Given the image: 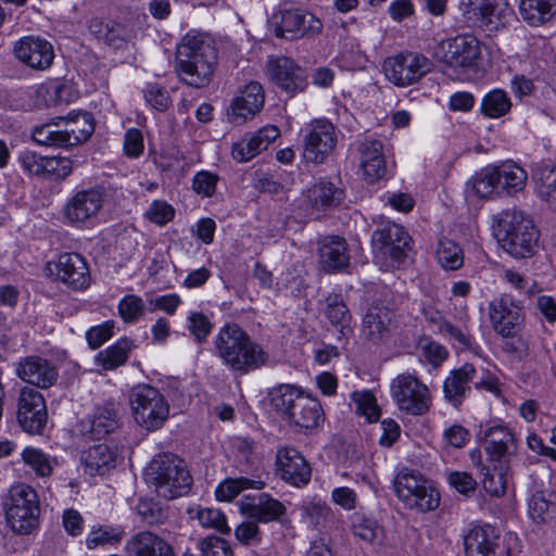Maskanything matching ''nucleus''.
Segmentation results:
<instances>
[{
    "instance_id": "nucleus-1",
    "label": "nucleus",
    "mask_w": 556,
    "mask_h": 556,
    "mask_svg": "<svg viewBox=\"0 0 556 556\" xmlns=\"http://www.w3.org/2000/svg\"><path fill=\"white\" fill-rule=\"evenodd\" d=\"M176 70L189 86L202 88L213 76L217 50L213 40L198 33H188L176 48Z\"/></svg>"
},
{
    "instance_id": "nucleus-2",
    "label": "nucleus",
    "mask_w": 556,
    "mask_h": 556,
    "mask_svg": "<svg viewBox=\"0 0 556 556\" xmlns=\"http://www.w3.org/2000/svg\"><path fill=\"white\" fill-rule=\"evenodd\" d=\"M217 355L232 370L247 374L267 362L263 348L237 324L222 327L214 341Z\"/></svg>"
},
{
    "instance_id": "nucleus-3",
    "label": "nucleus",
    "mask_w": 556,
    "mask_h": 556,
    "mask_svg": "<svg viewBox=\"0 0 556 556\" xmlns=\"http://www.w3.org/2000/svg\"><path fill=\"white\" fill-rule=\"evenodd\" d=\"M270 404L290 426L299 430L316 428L323 420L317 399L293 384H279L269 392Z\"/></svg>"
},
{
    "instance_id": "nucleus-4",
    "label": "nucleus",
    "mask_w": 556,
    "mask_h": 556,
    "mask_svg": "<svg viewBox=\"0 0 556 556\" xmlns=\"http://www.w3.org/2000/svg\"><path fill=\"white\" fill-rule=\"evenodd\" d=\"M496 237L511 256L526 258L535 253L539 231L533 220L522 211L507 208L498 215Z\"/></svg>"
},
{
    "instance_id": "nucleus-5",
    "label": "nucleus",
    "mask_w": 556,
    "mask_h": 556,
    "mask_svg": "<svg viewBox=\"0 0 556 556\" xmlns=\"http://www.w3.org/2000/svg\"><path fill=\"white\" fill-rule=\"evenodd\" d=\"M146 479L154 486L159 496L174 500L188 494L192 477L185 462L173 454L156 455L146 470Z\"/></svg>"
},
{
    "instance_id": "nucleus-6",
    "label": "nucleus",
    "mask_w": 556,
    "mask_h": 556,
    "mask_svg": "<svg viewBox=\"0 0 556 556\" xmlns=\"http://www.w3.org/2000/svg\"><path fill=\"white\" fill-rule=\"evenodd\" d=\"M5 518L11 529L27 534L38 526L40 504L37 492L29 485H13L3 502Z\"/></svg>"
},
{
    "instance_id": "nucleus-7",
    "label": "nucleus",
    "mask_w": 556,
    "mask_h": 556,
    "mask_svg": "<svg viewBox=\"0 0 556 556\" xmlns=\"http://www.w3.org/2000/svg\"><path fill=\"white\" fill-rule=\"evenodd\" d=\"M129 403L135 421L149 431L160 429L169 416V405L163 394L148 384L135 387Z\"/></svg>"
},
{
    "instance_id": "nucleus-8",
    "label": "nucleus",
    "mask_w": 556,
    "mask_h": 556,
    "mask_svg": "<svg viewBox=\"0 0 556 556\" xmlns=\"http://www.w3.org/2000/svg\"><path fill=\"white\" fill-rule=\"evenodd\" d=\"M394 491L407 508L420 513L434 510L440 504V494L419 472L404 469L394 480Z\"/></svg>"
},
{
    "instance_id": "nucleus-9",
    "label": "nucleus",
    "mask_w": 556,
    "mask_h": 556,
    "mask_svg": "<svg viewBox=\"0 0 556 556\" xmlns=\"http://www.w3.org/2000/svg\"><path fill=\"white\" fill-rule=\"evenodd\" d=\"M459 10L468 25L488 33L506 27L514 18L505 0H460Z\"/></svg>"
},
{
    "instance_id": "nucleus-10",
    "label": "nucleus",
    "mask_w": 556,
    "mask_h": 556,
    "mask_svg": "<svg viewBox=\"0 0 556 556\" xmlns=\"http://www.w3.org/2000/svg\"><path fill=\"white\" fill-rule=\"evenodd\" d=\"M480 43L473 36H456L440 41L433 51L434 58L457 73L477 67Z\"/></svg>"
},
{
    "instance_id": "nucleus-11",
    "label": "nucleus",
    "mask_w": 556,
    "mask_h": 556,
    "mask_svg": "<svg viewBox=\"0 0 556 556\" xmlns=\"http://www.w3.org/2000/svg\"><path fill=\"white\" fill-rule=\"evenodd\" d=\"M383 73L397 87H407L419 81L432 68V62L424 54L405 51L384 60Z\"/></svg>"
},
{
    "instance_id": "nucleus-12",
    "label": "nucleus",
    "mask_w": 556,
    "mask_h": 556,
    "mask_svg": "<svg viewBox=\"0 0 556 556\" xmlns=\"http://www.w3.org/2000/svg\"><path fill=\"white\" fill-rule=\"evenodd\" d=\"M377 257L390 261V266L399 267L410 251L412 238L399 224L387 223L378 227L371 236Z\"/></svg>"
},
{
    "instance_id": "nucleus-13",
    "label": "nucleus",
    "mask_w": 556,
    "mask_h": 556,
    "mask_svg": "<svg viewBox=\"0 0 556 556\" xmlns=\"http://www.w3.org/2000/svg\"><path fill=\"white\" fill-rule=\"evenodd\" d=\"M391 393L397 407L407 414L420 416L430 408L429 389L409 374H401L392 380Z\"/></svg>"
},
{
    "instance_id": "nucleus-14",
    "label": "nucleus",
    "mask_w": 556,
    "mask_h": 556,
    "mask_svg": "<svg viewBox=\"0 0 556 556\" xmlns=\"http://www.w3.org/2000/svg\"><path fill=\"white\" fill-rule=\"evenodd\" d=\"M269 25L277 37L288 40L317 34L323 28L321 22L312 13L295 8H280L273 13Z\"/></svg>"
},
{
    "instance_id": "nucleus-15",
    "label": "nucleus",
    "mask_w": 556,
    "mask_h": 556,
    "mask_svg": "<svg viewBox=\"0 0 556 556\" xmlns=\"http://www.w3.org/2000/svg\"><path fill=\"white\" fill-rule=\"evenodd\" d=\"M45 273L73 290H85L91 281L87 261L78 253L60 254L56 261L47 263Z\"/></svg>"
},
{
    "instance_id": "nucleus-16",
    "label": "nucleus",
    "mask_w": 556,
    "mask_h": 556,
    "mask_svg": "<svg viewBox=\"0 0 556 556\" xmlns=\"http://www.w3.org/2000/svg\"><path fill=\"white\" fill-rule=\"evenodd\" d=\"M465 556H511L510 546L500 531L490 526H475L463 536Z\"/></svg>"
},
{
    "instance_id": "nucleus-17",
    "label": "nucleus",
    "mask_w": 556,
    "mask_h": 556,
    "mask_svg": "<svg viewBox=\"0 0 556 556\" xmlns=\"http://www.w3.org/2000/svg\"><path fill=\"white\" fill-rule=\"evenodd\" d=\"M489 317L493 330L501 337L518 334L525 321L520 302L506 293L489 303Z\"/></svg>"
},
{
    "instance_id": "nucleus-18",
    "label": "nucleus",
    "mask_w": 556,
    "mask_h": 556,
    "mask_svg": "<svg viewBox=\"0 0 556 556\" xmlns=\"http://www.w3.org/2000/svg\"><path fill=\"white\" fill-rule=\"evenodd\" d=\"M337 140L336 127L331 122L325 118L313 121L304 137V159L313 164L324 163L333 152Z\"/></svg>"
},
{
    "instance_id": "nucleus-19",
    "label": "nucleus",
    "mask_w": 556,
    "mask_h": 556,
    "mask_svg": "<svg viewBox=\"0 0 556 556\" xmlns=\"http://www.w3.org/2000/svg\"><path fill=\"white\" fill-rule=\"evenodd\" d=\"M16 418L22 429L28 433L39 434L48 421L45 397L34 388L24 387L17 397Z\"/></svg>"
},
{
    "instance_id": "nucleus-20",
    "label": "nucleus",
    "mask_w": 556,
    "mask_h": 556,
    "mask_svg": "<svg viewBox=\"0 0 556 556\" xmlns=\"http://www.w3.org/2000/svg\"><path fill=\"white\" fill-rule=\"evenodd\" d=\"M276 475L285 482L302 488L309 482L312 470L296 448L282 446L276 453Z\"/></svg>"
},
{
    "instance_id": "nucleus-21",
    "label": "nucleus",
    "mask_w": 556,
    "mask_h": 556,
    "mask_svg": "<svg viewBox=\"0 0 556 556\" xmlns=\"http://www.w3.org/2000/svg\"><path fill=\"white\" fill-rule=\"evenodd\" d=\"M394 316V312L384 305H370L363 317V338L374 344L389 340L395 329Z\"/></svg>"
},
{
    "instance_id": "nucleus-22",
    "label": "nucleus",
    "mask_w": 556,
    "mask_h": 556,
    "mask_svg": "<svg viewBox=\"0 0 556 556\" xmlns=\"http://www.w3.org/2000/svg\"><path fill=\"white\" fill-rule=\"evenodd\" d=\"M489 459L496 464H508L510 456L516 451V442L513 432L504 426H491L481 429L478 434Z\"/></svg>"
},
{
    "instance_id": "nucleus-23",
    "label": "nucleus",
    "mask_w": 556,
    "mask_h": 556,
    "mask_svg": "<svg viewBox=\"0 0 556 556\" xmlns=\"http://www.w3.org/2000/svg\"><path fill=\"white\" fill-rule=\"evenodd\" d=\"M267 71L270 79L290 94L304 90L307 85L305 72L287 56L269 58Z\"/></svg>"
},
{
    "instance_id": "nucleus-24",
    "label": "nucleus",
    "mask_w": 556,
    "mask_h": 556,
    "mask_svg": "<svg viewBox=\"0 0 556 556\" xmlns=\"http://www.w3.org/2000/svg\"><path fill=\"white\" fill-rule=\"evenodd\" d=\"M239 506L242 515L261 523L279 521L287 511L285 504L267 493L243 496Z\"/></svg>"
},
{
    "instance_id": "nucleus-25",
    "label": "nucleus",
    "mask_w": 556,
    "mask_h": 556,
    "mask_svg": "<svg viewBox=\"0 0 556 556\" xmlns=\"http://www.w3.org/2000/svg\"><path fill=\"white\" fill-rule=\"evenodd\" d=\"M264 89L257 81H250L236 97L228 110V118L232 124L241 125L253 117L263 108Z\"/></svg>"
},
{
    "instance_id": "nucleus-26",
    "label": "nucleus",
    "mask_w": 556,
    "mask_h": 556,
    "mask_svg": "<svg viewBox=\"0 0 556 556\" xmlns=\"http://www.w3.org/2000/svg\"><path fill=\"white\" fill-rule=\"evenodd\" d=\"M104 202V192L100 188H89L76 192L64 208L71 223H83L96 216Z\"/></svg>"
},
{
    "instance_id": "nucleus-27",
    "label": "nucleus",
    "mask_w": 556,
    "mask_h": 556,
    "mask_svg": "<svg viewBox=\"0 0 556 556\" xmlns=\"http://www.w3.org/2000/svg\"><path fill=\"white\" fill-rule=\"evenodd\" d=\"M16 58L36 70H46L50 67L54 59L52 45L46 39L39 37H24L16 42L14 47Z\"/></svg>"
},
{
    "instance_id": "nucleus-28",
    "label": "nucleus",
    "mask_w": 556,
    "mask_h": 556,
    "mask_svg": "<svg viewBox=\"0 0 556 556\" xmlns=\"http://www.w3.org/2000/svg\"><path fill=\"white\" fill-rule=\"evenodd\" d=\"M15 372L23 381L40 389L50 388L59 378L55 366L48 359L38 356H28L21 359Z\"/></svg>"
},
{
    "instance_id": "nucleus-29",
    "label": "nucleus",
    "mask_w": 556,
    "mask_h": 556,
    "mask_svg": "<svg viewBox=\"0 0 556 556\" xmlns=\"http://www.w3.org/2000/svg\"><path fill=\"white\" fill-rule=\"evenodd\" d=\"M280 130L278 127L268 125L255 132L245 135L241 140L232 146V157L238 162H248L254 156L265 151L278 137Z\"/></svg>"
},
{
    "instance_id": "nucleus-30",
    "label": "nucleus",
    "mask_w": 556,
    "mask_h": 556,
    "mask_svg": "<svg viewBox=\"0 0 556 556\" xmlns=\"http://www.w3.org/2000/svg\"><path fill=\"white\" fill-rule=\"evenodd\" d=\"M90 33L114 49H122L132 42L137 37L135 25L131 23L122 24L114 21L104 22L92 18L89 23Z\"/></svg>"
},
{
    "instance_id": "nucleus-31",
    "label": "nucleus",
    "mask_w": 556,
    "mask_h": 556,
    "mask_svg": "<svg viewBox=\"0 0 556 556\" xmlns=\"http://www.w3.org/2000/svg\"><path fill=\"white\" fill-rule=\"evenodd\" d=\"M83 432L91 439L100 440L114 432L119 419L114 403L106 402L96 406L92 414L81 422Z\"/></svg>"
},
{
    "instance_id": "nucleus-32",
    "label": "nucleus",
    "mask_w": 556,
    "mask_h": 556,
    "mask_svg": "<svg viewBox=\"0 0 556 556\" xmlns=\"http://www.w3.org/2000/svg\"><path fill=\"white\" fill-rule=\"evenodd\" d=\"M477 370L470 363L453 369L443 383L444 397L455 407L463 404L470 392V382L475 380Z\"/></svg>"
},
{
    "instance_id": "nucleus-33",
    "label": "nucleus",
    "mask_w": 556,
    "mask_h": 556,
    "mask_svg": "<svg viewBox=\"0 0 556 556\" xmlns=\"http://www.w3.org/2000/svg\"><path fill=\"white\" fill-rule=\"evenodd\" d=\"M361 168L367 182L372 184L382 178L387 172L382 142L375 139L364 140L358 148Z\"/></svg>"
},
{
    "instance_id": "nucleus-34",
    "label": "nucleus",
    "mask_w": 556,
    "mask_h": 556,
    "mask_svg": "<svg viewBox=\"0 0 556 556\" xmlns=\"http://www.w3.org/2000/svg\"><path fill=\"white\" fill-rule=\"evenodd\" d=\"M319 263L325 271H338L350 263L346 242L338 236H327L319 241Z\"/></svg>"
},
{
    "instance_id": "nucleus-35",
    "label": "nucleus",
    "mask_w": 556,
    "mask_h": 556,
    "mask_svg": "<svg viewBox=\"0 0 556 556\" xmlns=\"http://www.w3.org/2000/svg\"><path fill=\"white\" fill-rule=\"evenodd\" d=\"M127 556H175L173 546L150 531L135 534L126 545Z\"/></svg>"
},
{
    "instance_id": "nucleus-36",
    "label": "nucleus",
    "mask_w": 556,
    "mask_h": 556,
    "mask_svg": "<svg viewBox=\"0 0 556 556\" xmlns=\"http://www.w3.org/2000/svg\"><path fill=\"white\" fill-rule=\"evenodd\" d=\"M532 177L539 198L556 210V165L540 163L534 167Z\"/></svg>"
},
{
    "instance_id": "nucleus-37",
    "label": "nucleus",
    "mask_w": 556,
    "mask_h": 556,
    "mask_svg": "<svg viewBox=\"0 0 556 556\" xmlns=\"http://www.w3.org/2000/svg\"><path fill=\"white\" fill-rule=\"evenodd\" d=\"M519 11L526 23L540 26L556 14V0H520Z\"/></svg>"
},
{
    "instance_id": "nucleus-38",
    "label": "nucleus",
    "mask_w": 556,
    "mask_h": 556,
    "mask_svg": "<svg viewBox=\"0 0 556 556\" xmlns=\"http://www.w3.org/2000/svg\"><path fill=\"white\" fill-rule=\"evenodd\" d=\"M62 119L67 122L65 131L70 135V147L86 142L94 131V118L90 112H71Z\"/></svg>"
},
{
    "instance_id": "nucleus-39",
    "label": "nucleus",
    "mask_w": 556,
    "mask_h": 556,
    "mask_svg": "<svg viewBox=\"0 0 556 556\" xmlns=\"http://www.w3.org/2000/svg\"><path fill=\"white\" fill-rule=\"evenodd\" d=\"M115 460V453L110 446L102 443L89 447L83 457L86 472L91 476L105 473V471L114 467Z\"/></svg>"
},
{
    "instance_id": "nucleus-40",
    "label": "nucleus",
    "mask_w": 556,
    "mask_h": 556,
    "mask_svg": "<svg viewBox=\"0 0 556 556\" xmlns=\"http://www.w3.org/2000/svg\"><path fill=\"white\" fill-rule=\"evenodd\" d=\"M482 485L492 496H503L510 479L508 464L493 463V468L484 467Z\"/></svg>"
},
{
    "instance_id": "nucleus-41",
    "label": "nucleus",
    "mask_w": 556,
    "mask_h": 556,
    "mask_svg": "<svg viewBox=\"0 0 556 556\" xmlns=\"http://www.w3.org/2000/svg\"><path fill=\"white\" fill-rule=\"evenodd\" d=\"M131 346L132 342L129 339H119L114 345L99 352L96 363L104 370H113L126 363Z\"/></svg>"
},
{
    "instance_id": "nucleus-42",
    "label": "nucleus",
    "mask_w": 556,
    "mask_h": 556,
    "mask_svg": "<svg viewBox=\"0 0 556 556\" xmlns=\"http://www.w3.org/2000/svg\"><path fill=\"white\" fill-rule=\"evenodd\" d=\"M498 176L501 190L509 195L522 191L528 179L527 172L515 163L498 167Z\"/></svg>"
},
{
    "instance_id": "nucleus-43",
    "label": "nucleus",
    "mask_w": 556,
    "mask_h": 556,
    "mask_svg": "<svg viewBox=\"0 0 556 556\" xmlns=\"http://www.w3.org/2000/svg\"><path fill=\"white\" fill-rule=\"evenodd\" d=\"M264 485L265 483L261 480H253L245 477L227 478L219 483L215 495L218 501L230 502L243 490H262Z\"/></svg>"
},
{
    "instance_id": "nucleus-44",
    "label": "nucleus",
    "mask_w": 556,
    "mask_h": 556,
    "mask_svg": "<svg viewBox=\"0 0 556 556\" xmlns=\"http://www.w3.org/2000/svg\"><path fill=\"white\" fill-rule=\"evenodd\" d=\"M33 140L46 147L67 148L70 147V135L64 130L56 129V124H42L33 129Z\"/></svg>"
},
{
    "instance_id": "nucleus-45",
    "label": "nucleus",
    "mask_w": 556,
    "mask_h": 556,
    "mask_svg": "<svg viewBox=\"0 0 556 556\" xmlns=\"http://www.w3.org/2000/svg\"><path fill=\"white\" fill-rule=\"evenodd\" d=\"M511 108V101L507 92L494 89L488 92L481 101V113L490 118H498L506 115Z\"/></svg>"
},
{
    "instance_id": "nucleus-46",
    "label": "nucleus",
    "mask_w": 556,
    "mask_h": 556,
    "mask_svg": "<svg viewBox=\"0 0 556 556\" xmlns=\"http://www.w3.org/2000/svg\"><path fill=\"white\" fill-rule=\"evenodd\" d=\"M472 188L480 198H489L501 190L497 166H488L473 177Z\"/></svg>"
},
{
    "instance_id": "nucleus-47",
    "label": "nucleus",
    "mask_w": 556,
    "mask_h": 556,
    "mask_svg": "<svg viewBox=\"0 0 556 556\" xmlns=\"http://www.w3.org/2000/svg\"><path fill=\"white\" fill-rule=\"evenodd\" d=\"M353 534L364 542L375 543L381 534V527L377 520L363 513H354L351 516Z\"/></svg>"
},
{
    "instance_id": "nucleus-48",
    "label": "nucleus",
    "mask_w": 556,
    "mask_h": 556,
    "mask_svg": "<svg viewBox=\"0 0 556 556\" xmlns=\"http://www.w3.org/2000/svg\"><path fill=\"white\" fill-rule=\"evenodd\" d=\"M326 316L332 325L339 327L341 331L350 326L352 319L351 313L343 299L339 294H330L327 298Z\"/></svg>"
},
{
    "instance_id": "nucleus-49",
    "label": "nucleus",
    "mask_w": 556,
    "mask_h": 556,
    "mask_svg": "<svg viewBox=\"0 0 556 556\" xmlns=\"http://www.w3.org/2000/svg\"><path fill=\"white\" fill-rule=\"evenodd\" d=\"M437 257L441 266L450 270L458 269L464 262L462 249L451 240L440 241Z\"/></svg>"
},
{
    "instance_id": "nucleus-50",
    "label": "nucleus",
    "mask_w": 556,
    "mask_h": 556,
    "mask_svg": "<svg viewBox=\"0 0 556 556\" xmlns=\"http://www.w3.org/2000/svg\"><path fill=\"white\" fill-rule=\"evenodd\" d=\"M352 400L355 403L356 414L364 416L368 422H375L379 419L380 408L370 391L353 392Z\"/></svg>"
},
{
    "instance_id": "nucleus-51",
    "label": "nucleus",
    "mask_w": 556,
    "mask_h": 556,
    "mask_svg": "<svg viewBox=\"0 0 556 556\" xmlns=\"http://www.w3.org/2000/svg\"><path fill=\"white\" fill-rule=\"evenodd\" d=\"M343 191L332 182L321 181L313 189V201L321 207L336 206L341 203Z\"/></svg>"
},
{
    "instance_id": "nucleus-52",
    "label": "nucleus",
    "mask_w": 556,
    "mask_h": 556,
    "mask_svg": "<svg viewBox=\"0 0 556 556\" xmlns=\"http://www.w3.org/2000/svg\"><path fill=\"white\" fill-rule=\"evenodd\" d=\"M439 333L456 343L462 350H471L473 346V338L466 324L456 325L446 320Z\"/></svg>"
},
{
    "instance_id": "nucleus-53",
    "label": "nucleus",
    "mask_w": 556,
    "mask_h": 556,
    "mask_svg": "<svg viewBox=\"0 0 556 556\" xmlns=\"http://www.w3.org/2000/svg\"><path fill=\"white\" fill-rule=\"evenodd\" d=\"M144 311L143 300L136 294H127L118 303V314L127 324L137 321Z\"/></svg>"
},
{
    "instance_id": "nucleus-54",
    "label": "nucleus",
    "mask_w": 556,
    "mask_h": 556,
    "mask_svg": "<svg viewBox=\"0 0 556 556\" xmlns=\"http://www.w3.org/2000/svg\"><path fill=\"white\" fill-rule=\"evenodd\" d=\"M23 460L40 477L51 475L53 465L48 455L34 447H27L22 454Z\"/></svg>"
},
{
    "instance_id": "nucleus-55",
    "label": "nucleus",
    "mask_w": 556,
    "mask_h": 556,
    "mask_svg": "<svg viewBox=\"0 0 556 556\" xmlns=\"http://www.w3.org/2000/svg\"><path fill=\"white\" fill-rule=\"evenodd\" d=\"M73 170L72 161L61 156H45V174L42 178L62 180L71 175Z\"/></svg>"
},
{
    "instance_id": "nucleus-56",
    "label": "nucleus",
    "mask_w": 556,
    "mask_h": 556,
    "mask_svg": "<svg viewBox=\"0 0 556 556\" xmlns=\"http://www.w3.org/2000/svg\"><path fill=\"white\" fill-rule=\"evenodd\" d=\"M197 518L200 525L204 528L215 529L223 534H228L230 532L225 515L218 509H200Z\"/></svg>"
},
{
    "instance_id": "nucleus-57",
    "label": "nucleus",
    "mask_w": 556,
    "mask_h": 556,
    "mask_svg": "<svg viewBox=\"0 0 556 556\" xmlns=\"http://www.w3.org/2000/svg\"><path fill=\"white\" fill-rule=\"evenodd\" d=\"M121 531H117L112 527H99L97 529H92L88 534L86 544L88 548H94L98 545L117 543L121 541Z\"/></svg>"
},
{
    "instance_id": "nucleus-58",
    "label": "nucleus",
    "mask_w": 556,
    "mask_h": 556,
    "mask_svg": "<svg viewBox=\"0 0 556 556\" xmlns=\"http://www.w3.org/2000/svg\"><path fill=\"white\" fill-rule=\"evenodd\" d=\"M202 556H233L229 543L215 535H210L199 543Z\"/></svg>"
},
{
    "instance_id": "nucleus-59",
    "label": "nucleus",
    "mask_w": 556,
    "mask_h": 556,
    "mask_svg": "<svg viewBox=\"0 0 556 556\" xmlns=\"http://www.w3.org/2000/svg\"><path fill=\"white\" fill-rule=\"evenodd\" d=\"M421 356L432 366H440L448 355L447 350L440 343L425 339L419 344Z\"/></svg>"
},
{
    "instance_id": "nucleus-60",
    "label": "nucleus",
    "mask_w": 556,
    "mask_h": 556,
    "mask_svg": "<svg viewBox=\"0 0 556 556\" xmlns=\"http://www.w3.org/2000/svg\"><path fill=\"white\" fill-rule=\"evenodd\" d=\"M175 211L165 201L155 200L146 211L144 216L152 223L163 226L174 218Z\"/></svg>"
},
{
    "instance_id": "nucleus-61",
    "label": "nucleus",
    "mask_w": 556,
    "mask_h": 556,
    "mask_svg": "<svg viewBox=\"0 0 556 556\" xmlns=\"http://www.w3.org/2000/svg\"><path fill=\"white\" fill-rule=\"evenodd\" d=\"M37 96L43 98L45 106H56L65 100L63 96L68 92V88L64 84H51L49 86H39Z\"/></svg>"
},
{
    "instance_id": "nucleus-62",
    "label": "nucleus",
    "mask_w": 556,
    "mask_h": 556,
    "mask_svg": "<svg viewBox=\"0 0 556 556\" xmlns=\"http://www.w3.org/2000/svg\"><path fill=\"white\" fill-rule=\"evenodd\" d=\"M236 539L243 545H256L261 542V531L254 520L241 522L235 530Z\"/></svg>"
},
{
    "instance_id": "nucleus-63",
    "label": "nucleus",
    "mask_w": 556,
    "mask_h": 556,
    "mask_svg": "<svg viewBox=\"0 0 556 556\" xmlns=\"http://www.w3.org/2000/svg\"><path fill=\"white\" fill-rule=\"evenodd\" d=\"M115 327L113 320H108L102 325L91 327L86 332V340L91 349H97L106 342L112 336Z\"/></svg>"
},
{
    "instance_id": "nucleus-64",
    "label": "nucleus",
    "mask_w": 556,
    "mask_h": 556,
    "mask_svg": "<svg viewBox=\"0 0 556 556\" xmlns=\"http://www.w3.org/2000/svg\"><path fill=\"white\" fill-rule=\"evenodd\" d=\"M218 176L206 170L199 172L192 179V189L203 197L215 193Z\"/></svg>"
}]
</instances>
